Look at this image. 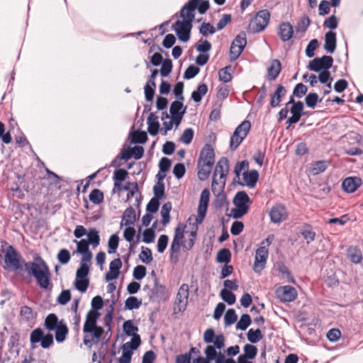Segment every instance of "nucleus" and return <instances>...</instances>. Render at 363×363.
I'll list each match as a JSON object with an SVG mask.
<instances>
[{"mask_svg": "<svg viewBox=\"0 0 363 363\" xmlns=\"http://www.w3.org/2000/svg\"><path fill=\"white\" fill-rule=\"evenodd\" d=\"M186 107L183 106L182 101H174L170 106L171 116L174 118L176 127H178L182 122L184 115L186 113Z\"/></svg>", "mask_w": 363, "mask_h": 363, "instance_id": "nucleus-17", "label": "nucleus"}, {"mask_svg": "<svg viewBox=\"0 0 363 363\" xmlns=\"http://www.w3.org/2000/svg\"><path fill=\"white\" fill-rule=\"evenodd\" d=\"M238 316L236 315L235 311L234 309H228L225 314L224 320L225 323L227 325H230L235 323L237 320Z\"/></svg>", "mask_w": 363, "mask_h": 363, "instance_id": "nucleus-53", "label": "nucleus"}, {"mask_svg": "<svg viewBox=\"0 0 363 363\" xmlns=\"http://www.w3.org/2000/svg\"><path fill=\"white\" fill-rule=\"evenodd\" d=\"M89 200L94 204H100L104 201V194L97 189L91 191L89 196Z\"/></svg>", "mask_w": 363, "mask_h": 363, "instance_id": "nucleus-47", "label": "nucleus"}, {"mask_svg": "<svg viewBox=\"0 0 363 363\" xmlns=\"http://www.w3.org/2000/svg\"><path fill=\"white\" fill-rule=\"evenodd\" d=\"M230 259V252L228 249L220 250L217 255V260L218 262L228 263Z\"/></svg>", "mask_w": 363, "mask_h": 363, "instance_id": "nucleus-54", "label": "nucleus"}, {"mask_svg": "<svg viewBox=\"0 0 363 363\" xmlns=\"http://www.w3.org/2000/svg\"><path fill=\"white\" fill-rule=\"evenodd\" d=\"M247 340L251 343H257L263 338V335L259 329H250L247 334Z\"/></svg>", "mask_w": 363, "mask_h": 363, "instance_id": "nucleus-42", "label": "nucleus"}, {"mask_svg": "<svg viewBox=\"0 0 363 363\" xmlns=\"http://www.w3.org/2000/svg\"><path fill=\"white\" fill-rule=\"evenodd\" d=\"M270 16V13L266 9L258 11L250 22L249 29L250 31L259 33L264 30L269 23Z\"/></svg>", "mask_w": 363, "mask_h": 363, "instance_id": "nucleus-5", "label": "nucleus"}, {"mask_svg": "<svg viewBox=\"0 0 363 363\" xmlns=\"http://www.w3.org/2000/svg\"><path fill=\"white\" fill-rule=\"evenodd\" d=\"M119 242V238L117 235H112L108 242V253H115Z\"/></svg>", "mask_w": 363, "mask_h": 363, "instance_id": "nucleus-49", "label": "nucleus"}, {"mask_svg": "<svg viewBox=\"0 0 363 363\" xmlns=\"http://www.w3.org/2000/svg\"><path fill=\"white\" fill-rule=\"evenodd\" d=\"M147 130L151 135H156L158 133L160 123L158 117L155 113H151L147 118Z\"/></svg>", "mask_w": 363, "mask_h": 363, "instance_id": "nucleus-26", "label": "nucleus"}, {"mask_svg": "<svg viewBox=\"0 0 363 363\" xmlns=\"http://www.w3.org/2000/svg\"><path fill=\"white\" fill-rule=\"evenodd\" d=\"M123 330L125 333L128 336H132L134 337L135 336H139L136 334V333L138 331V327L134 325L133 322L131 320H126L124 322L123 325Z\"/></svg>", "mask_w": 363, "mask_h": 363, "instance_id": "nucleus-39", "label": "nucleus"}, {"mask_svg": "<svg viewBox=\"0 0 363 363\" xmlns=\"http://www.w3.org/2000/svg\"><path fill=\"white\" fill-rule=\"evenodd\" d=\"M252 201L245 191H238L233 199L235 208L232 209V215L235 218H240L245 216L249 210Z\"/></svg>", "mask_w": 363, "mask_h": 363, "instance_id": "nucleus-3", "label": "nucleus"}, {"mask_svg": "<svg viewBox=\"0 0 363 363\" xmlns=\"http://www.w3.org/2000/svg\"><path fill=\"white\" fill-rule=\"evenodd\" d=\"M251 128L249 121H244L235 130L230 138V149L234 150L238 148L242 140L247 135Z\"/></svg>", "mask_w": 363, "mask_h": 363, "instance_id": "nucleus-6", "label": "nucleus"}, {"mask_svg": "<svg viewBox=\"0 0 363 363\" xmlns=\"http://www.w3.org/2000/svg\"><path fill=\"white\" fill-rule=\"evenodd\" d=\"M208 86L206 84H200L196 91H194L191 94V99L195 102H200L202 97L207 93Z\"/></svg>", "mask_w": 363, "mask_h": 363, "instance_id": "nucleus-37", "label": "nucleus"}, {"mask_svg": "<svg viewBox=\"0 0 363 363\" xmlns=\"http://www.w3.org/2000/svg\"><path fill=\"white\" fill-rule=\"evenodd\" d=\"M247 40L245 35H238L231 43L230 48V60L234 61L237 60L241 55L245 47L246 46Z\"/></svg>", "mask_w": 363, "mask_h": 363, "instance_id": "nucleus-10", "label": "nucleus"}, {"mask_svg": "<svg viewBox=\"0 0 363 363\" xmlns=\"http://www.w3.org/2000/svg\"><path fill=\"white\" fill-rule=\"evenodd\" d=\"M99 313L94 310H90L87 315L84 325L83 332L84 333H94L96 341L98 342L104 333V329L96 325V320L99 318Z\"/></svg>", "mask_w": 363, "mask_h": 363, "instance_id": "nucleus-4", "label": "nucleus"}, {"mask_svg": "<svg viewBox=\"0 0 363 363\" xmlns=\"http://www.w3.org/2000/svg\"><path fill=\"white\" fill-rule=\"evenodd\" d=\"M44 333L42 329L36 328L33 330L30 335V341L32 345V347L34 348V345L40 342L43 337Z\"/></svg>", "mask_w": 363, "mask_h": 363, "instance_id": "nucleus-43", "label": "nucleus"}, {"mask_svg": "<svg viewBox=\"0 0 363 363\" xmlns=\"http://www.w3.org/2000/svg\"><path fill=\"white\" fill-rule=\"evenodd\" d=\"M229 172V161L226 157H221L215 168L213 177L226 180V177Z\"/></svg>", "mask_w": 363, "mask_h": 363, "instance_id": "nucleus-19", "label": "nucleus"}, {"mask_svg": "<svg viewBox=\"0 0 363 363\" xmlns=\"http://www.w3.org/2000/svg\"><path fill=\"white\" fill-rule=\"evenodd\" d=\"M209 197V190L207 189H203L199 199L198 215L195 218L196 225H194L189 232L185 231L184 228L186 226L184 227L182 224H179L176 228L170 247V257L172 259L174 254H176L177 256L179 252L181 246L185 250H189L193 247L197 234V225L201 224L205 218L208 206Z\"/></svg>", "mask_w": 363, "mask_h": 363, "instance_id": "nucleus-1", "label": "nucleus"}, {"mask_svg": "<svg viewBox=\"0 0 363 363\" xmlns=\"http://www.w3.org/2000/svg\"><path fill=\"white\" fill-rule=\"evenodd\" d=\"M194 134V133L193 129L186 128L184 130L182 135H181L179 140L185 145H189L192 141Z\"/></svg>", "mask_w": 363, "mask_h": 363, "instance_id": "nucleus-52", "label": "nucleus"}, {"mask_svg": "<svg viewBox=\"0 0 363 363\" xmlns=\"http://www.w3.org/2000/svg\"><path fill=\"white\" fill-rule=\"evenodd\" d=\"M139 257L140 260L145 264H150L153 259L152 256V252L147 247L143 248Z\"/></svg>", "mask_w": 363, "mask_h": 363, "instance_id": "nucleus-56", "label": "nucleus"}, {"mask_svg": "<svg viewBox=\"0 0 363 363\" xmlns=\"http://www.w3.org/2000/svg\"><path fill=\"white\" fill-rule=\"evenodd\" d=\"M259 177V173L257 170H250L243 173V180L246 185L250 187L255 186Z\"/></svg>", "mask_w": 363, "mask_h": 363, "instance_id": "nucleus-29", "label": "nucleus"}, {"mask_svg": "<svg viewBox=\"0 0 363 363\" xmlns=\"http://www.w3.org/2000/svg\"><path fill=\"white\" fill-rule=\"evenodd\" d=\"M250 323H251L250 316L248 314H243L240 317V319L239 320V321L237 323L236 328L241 330H245L247 328V327L250 325Z\"/></svg>", "mask_w": 363, "mask_h": 363, "instance_id": "nucleus-50", "label": "nucleus"}, {"mask_svg": "<svg viewBox=\"0 0 363 363\" xmlns=\"http://www.w3.org/2000/svg\"><path fill=\"white\" fill-rule=\"evenodd\" d=\"M154 194L155 199H160L164 195V185L162 182H158L154 188Z\"/></svg>", "mask_w": 363, "mask_h": 363, "instance_id": "nucleus-64", "label": "nucleus"}, {"mask_svg": "<svg viewBox=\"0 0 363 363\" xmlns=\"http://www.w3.org/2000/svg\"><path fill=\"white\" fill-rule=\"evenodd\" d=\"M189 295V287L186 284L180 286L176 295L174 311L175 313H182L187 307Z\"/></svg>", "mask_w": 363, "mask_h": 363, "instance_id": "nucleus-8", "label": "nucleus"}, {"mask_svg": "<svg viewBox=\"0 0 363 363\" xmlns=\"http://www.w3.org/2000/svg\"><path fill=\"white\" fill-rule=\"evenodd\" d=\"M172 209V204L167 202L162 206L161 216L162 218V223L164 225H167L169 222V213Z\"/></svg>", "mask_w": 363, "mask_h": 363, "instance_id": "nucleus-46", "label": "nucleus"}, {"mask_svg": "<svg viewBox=\"0 0 363 363\" xmlns=\"http://www.w3.org/2000/svg\"><path fill=\"white\" fill-rule=\"evenodd\" d=\"M55 339L57 342H63L66 336L68 333V328L67 325L62 322H60V325L55 330Z\"/></svg>", "mask_w": 363, "mask_h": 363, "instance_id": "nucleus-35", "label": "nucleus"}, {"mask_svg": "<svg viewBox=\"0 0 363 363\" xmlns=\"http://www.w3.org/2000/svg\"><path fill=\"white\" fill-rule=\"evenodd\" d=\"M348 256L350 260L354 264H359L362 259L361 252L357 247H350Z\"/></svg>", "mask_w": 363, "mask_h": 363, "instance_id": "nucleus-45", "label": "nucleus"}, {"mask_svg": "<svg viewBox=\"0 0 363 363\" xmlns=\"http://www.w3.org/2000/svg\"><path fill=\"white\" fill-rule=\"evenodd\" d=\"M199 162L214 164L215 153L211 145L206 144L202 148L198 160Z\"/></svg>", "mask_w": 363, "mask_h": 363, "instance_id": "nucleus-20", "label": "nucleus"}, {"mask_svg": "<svg viewBox=\"0 0 363 363\" xmlns=\"http://www.w3.org/2000/svg\"><path fill=\"white\" fill-rule=\"evenodd\" d=\"M285 93H286L285 88L281 85L278 86L276 91L272 96V99H271V101H270L271 106L273 108L279 106V104L281 101V99L284 96Z\"/></svg>", "mask_w": 363, "mask_h": 363, "instance_id": "nucleus-30", "label": "nucleus"}, {"mask_svg": "<svg viewBox=\"0 0 363 363\" xmlns=\"http://www.w3.org/2000/svg\"><path fill=\"white\" fill-rule=\"evenodd\" d=\"M60 322L58 321V318L55 314L51 313L46 317L45 320V326L48 330H55L58 328Z\"/></svg>", "mask_w": 363, "mask_h": 363, "instance_id": "nucleus-34", "label": "nucleus"}, {"mask_svg": "<svg viewBox=\"0 0 363 363\" xmlns=\"http://www.w3.org/2000/svg\"><path fill=\"white\" fill-rule=\"evenodd\" d=\"M136 220L135 211L132 207L128 208L123 216L122 224L125 225H130L135 223Z\"/></svg>", "mask_w": 363, "mask_h": 363, "instance_id": "nucleus-32", "label": "nucleus"}, {"mask_svg": "<svg viewBox=\"0 0 363 363\" xmlns=\"http://www.w3.org/2000/svg\"><path fill=\"white\" fill-rule=\"evenodd\" d=\"M232 70L231 66H226L218 72V77L220 81L223 82H229L232 79V74L230 71Z\"/></svg>", "mask_w": 363, "mask_h": 363, "instance_id": "nucleus-48", "label": "nucleus"}, {"mask_svg": "<svg viewBox=\"0 0 363 363\" xmlns=\"http://www.w3.org/2000/svg\"><path fill=\"white\" fill-rule=\"evenodd\" d=\"M199 0H189L180 11V16L182 21L192 23L195 18V10Z\"/></svg>", "mask_w": 363, "mask_h": 363, "instance_id": "nucleus-15", "label": "nucleus"}, {"mask_svg": "<svg viewBox=\"0 0 363 363\" xmlns=\"http://www.w3.org/2000/svg\"><path fill=\"white\" fill-rule=\"evenodd\" d=\"M161 118L163 121L162 125L164 130L163 134L166 135L167 131L170 130L173 128V125H176V121L174 118L164 112L162 113Z\"/></svg>", "mask_w": 363, "mask_h": 363, "instance_id": "nucleus-36", "label": "nucleus"}, {"mask_svg": "<svg viewBox=\"0 0 363 363\" xmlns=\"http://www.w3.org/2000/svg\"><path fill=\"white\" fill-rule=\"evenodd\" d=\"M333 59L331 56L324 55L322 57H316L311 60L308 65L310 70L320 72L328 69L333 65Z\"/></svg>", "mask_w": 363, "mask_h": 363, "instance_id": "nucleus-13", "label": "nucleus"}, {"mask_svg": "<svg viewBox=\"0 0 363 363\" xmlns=\"http://www.w3.org/2000/svg\"><path fill=\"white\" fill-rule=\"evenodd\" d=\"M268 255L269 252L266 246H260L257 249L253 264V269L255 273L260 274L265 268Z\"/></svg>", "mask_w": 363, "mask_h": 363, "instance_id": "nucleus-12", "label": "nucleus"}, {"mask_svg": "<svg viewBox=\"0 0 363 363\" xmlns=\"http://www.w3.org/2000/svg\"><path fill=\"white\" fill-rule=\"evenodd\" d=\"M213 164L198 162V177L200 180H206L210 175Z\"/></svg>", "mask_w": 363, "mask_h": 363, "instance_id": "nucleus-28", "label": "nucleus"}, {"mask_svg": "<svg viewBox=\"0 0 363 363\" xmlns=\"http://www.w3.org/2000/svg\"><path fill=\"white\" fill-rule=\"evenodd\" d=\"M38 262H28L25 263V269L29 275H32L36 279L38 286L45 290L51 289V274L48 266L40 257L37 259Z\"/></svg>", "mask_w": 363, "mask_h": 363, "instance_id": "nucleus-2", "label": "nucleus"}, {"mask_svg": "<svg viewBox=\"0 0 363 363\" xmlns=\"http://www.w3.org/2000/svg\"><path fill=\"white\" fill-rule=\"evenodd\" d=\"M307 86L302 83H299L294 87L293 95L298 98H301L307 93Z\"/></svg>", "mask_w": 363, "mask_h": 363, "instance_id": "nucleus-59", "label": "nucleus"}, {"mask_svg": "<svg viewBox=\"0 0 363 363\" xmlns=\"http://www.w3.org/2000/svg\"><path fill=\"white\" fill-rule=\"evenodd\" d=\"M199 31L203 36H208L209 34L215 33L216 29L210 23H203Z\"/></svg>", "mask_w": 363, "mask_h": 363, "instance_id": "nucleus-58", "label": "nucleus"}, {"mask_svg": "<svg viewBox=\"0 0 363 363\" xmlns=\"http://www.w3.org/2000/svg\"><path fill=\"white\" fill-rule=\"evenodd\" d=\"M173 30L176 32L178 38L186 43L190 39V33L192 28V23L178 20L172 26Z\"/></svg>", "mask_w": 363, "mask_h": 363, "instance_id": "nucleus-11", "label": "nucleus"}, {"mask_svg": "<svg viewBox=\"0 0 363 363\" xmlns=\"http://www.w3.org/2000/svg\"><path fill=\"white\" fill-rule=\"evenodd\" d=\"M71 299L69 290H63L57 297V303L61 305H66Z\"/></svg>", "mask_w": 363, "mask_h": 363, "instance_id": "nucleus-61", "label": "nucleus"}, {"mask_svg": "<svg viewBox=\"0 0 363 363\" xmlns=\"http://www.w3.org/2000/svg\"><path fill=\"white\" fill-rule=\"evenodd\" d=\"M90 262H84L83 259H81L80 267L77 269L76 273V278H87V276L89 272V263Z\"/></svg>", "mask_w": 363, "mask_h": 363, "instance_id": "nucleus-40", "label": "nucleus"}, {"mask_svg": "<svg viewBox=\"0 0 363 363\" xmlns=\"http://www.w3.org/2000/svg\"><path fill=\"white\" fill-rule=\"evenodd\" d=\"M89 281L87 278H75V288L82 293H84L89 286Z\"/></svg>", "mask_w": 363, "mask_h": 363, "instance_id": "nucleus-51", "label": "nucleus"}, {"mask_svg": "<svg viewBox=\"0 0 363 363\" xmlns=\"http://www.w3.org/2000/svg\"><path fill=\"white\" fill-rule=\"evenodd\" d=\"M20 315L22 319L26 321H30L35 319L36 313L30 307L24 306L21 308Z\"/></svg>", "mask_w": 363, "mask_h": 363, "instance_id": "nucleus-38", "label": "nucleus"}, {"mask_svg": "<svg viewBox=\"0 0 363 363\" xmlns=\"http://www.w3.org/2000/svg\"><path fill=\"white\" fill-rule=\"evenodd\" d=\"M122 267V262L119 258L115 259L109 264V271L105 276L106 281L116 279L120 274V269Z\"/></svg>", "mask_w": 363, "mask_h": 363, "instance_id": "nucleus-21", "label": "nucleus"}, {"mask_svg": "<svg viewBox=\"0 0 363 363\" xmlns=\"http://www.w3.org/2000/svg\"><path fill=\"white\" fill-rule=\"evenodd\" d=\"M277 297L283 302H291L297 297V291L291 286H282L276 289Z\"/></svg>", "mask_w": 363, "mask_h": 363, "instance_id": "nucleus-14", "label": "nucleus"}, {"mask_svg": "<svg viewBox=\"0 0 363 363\" xmlns=\"http://www.w3.org/2000/svg\"><path fill=\"white\" fill-rule=\"evenodd\" d=\"M226 180L213 177L212 191L216 196H219L223 191Z\"/></svg>", "mask_w": 363, "mask_h": 363, "instance_id": "nucleus-33", "label": "nucleus"}, {"mask_svg": "<svg viewBox=\"0 0 363 363\" xmlns=\"http://www.w3.org/2000/svg\"><path fill=\"white\" fill-rule=\"evenodd\" d=\"M281 69V62L278 60H273L267 68V79L274 80L279 74Z\"/></svg>", "mask_w": 363, "mask_h": 363, "instance_id": "nucleus-25", "label": "nucleus"}, {"mask_svg": "<svg viewBox=\"0 0 363 363\" xmlns=\"http://www.w3.org/2000/svg\"><path fill=\"white\" fill-rule=\"evenodd\" d=\"M4 252L6 269L16 271L21 268V256L13 246L9 245Z\"/></svg>", "mask_w": 363, "mask_h": 363, "instance_id": "nucleus-7", "label": "nucleus"}, {"mask_svg": "<svg viewBox=\"0 0 363 363\" xmlns=\"http://www.w3.org/2000/svg\"><path fill=\"white\" fill-rule=\"evenodd\" d=\"M140 345V336L132 337L130 342H127L122 346V355L118 359H115L121 363H130L133 350H136Z\"/></svg>", "mask_w": 363, "mask_h": 363, "instance_id": "nucleus-9", "label": "nucleus"}, {"mask_svg": "<svg viewBox=\"0 0 363 363\" xmlns=\"http://www.w3.org/2000/svg\"><path fill=\"white\" fill-rule=\"evenodd\" d=\"M294 33L292 25L289 22H284L279 25L278 34L283 42L289 40Z\"/></svg>", "mask_w": 363, "mask_h": 363, "instance_id": "nucleus-24", "label": "nucleus"}, {"mask_svg": "<svg viewBox=\"0 0 363 363\" xmlns=\"http://www.w3.org/2000/svg\"><path fill=\"white\" fill-rule=\"evenodd\" d=\"M270 219L274 223H280L288 217V211L282 204H277L272 207L269 212Z\"/></svg>", "mask_w": 363, "mask_h": 363, "instance_id": "nucleus-16", "label": "nucleus"}, {"mask_svg": "<svg viewBox=\"0 0 363 363\" xmlns=\"http://www.w3.org/2000/svg\"><path fill=\"white\" fill-rule=\"evenodd\" d=\"M303 104L301 101H297L296 103H294L292 106L290 108V112L292 116L289 117L287 120V123L289 125L296 123L301 118L303 115Z\"/></svg>", "mask_w": 363, "mask_h": 363, "instance_id": "nucleus-22", "label": "nucleus"}, {"mask_svg": "<svg viewBox=\"0 0 363 363\" xmlns=\"http://www.w3.org/2000/svg\"><path fill=\"white\" fill-rule=\"evenodd\" d=\"M221 298L225 301L228 305H233L235 303L236 297L235 295L232 293L230 290L223 289L220 293Z\"/></svg>", "mask_w": 363, "mask_h": 363, "instance_id": "nucleus-44", "label": "nucleus"}, {"mask_svg": "<svg viewBox=\"0 0 363 363\" xmlns=\"http://www.w3.org/2000/svg\"><path fill=\"white\" fill-rule=\"evenodd\" d=\"M141 305L142 301L135 296H130L125 301V308L128 310L138 309Z\"/></svg>", "mask_w": 363, "mask_h": 363, "instance_id": "nucleus-41", "label": "nucleus"}, {"mask_svg": "<svg viewBox=\"0 0 363 363\" xmlns=\"http://www.w3.org/2000/svg\"><path fill=\"white\" fill-rule=\"evenodd\" d=\"M172 69V63L170 60H165L162 64L160 74L162 77H167L169 74Z\"/></svg>", "mask_w": 363, "mask_h": 363, "instance_id": "nucleus-62", "label": "nucleus"}, {"mask_svg": "<svg viewBox=\"0 0 363 363\" xmlns=\"http://www.w3.org/2000/svg\"><path fill=\"white\" fill-rule=\"evenodd\" d=\"M133 275L136 280L143 279L146 275V267L143 265H138L134 268Z\"/></svg>", "mask_w": 363, "mask_h": 363, "instance_id": "nucleus-57", "label": "nucleus"}, {"mask_svg": "<svg viewBox=\"0 0 363 363\" xmlns=\"http://www.w3.org/2000/svg\"><path fill=\"white\" fill-rule=\"evenodd\" d=\"M74 242L77 245L76 252L82 255V259L84 262H91L92 259V253L89 250V244L86 239H82L80 240H74Z\"/></svg>", "mask_w": 363, "mask_h": 363, "instance_id": "nucleus-18", "label": "nucleus"}, {"mask_svg": "<svg viewBox=\"0 0 363 363\" xmlns=\"http://www.w3.org/2000/svg\"><path fill=\"white\" fill-rule=\"evenodd\" d=\"M87 239L86 241L89 245H91L94 248L98 247L100 244V236L99 231L95 228H91L89 230L87 233Z\"/></svg>", "mask_w": 363, "mask_h": 363, "instance_id": "nucleus-31", "label": "nucleus"}, {"mask_svg": "<svg viewBox=\"0 0 363 363\" xmlns=\"http://www.w3.org/2000/svg\"><path fill=\"white\" fill-rule=\"evenodd\" d=\"M169 241V238L166 235H162L160 236L157 240V251L160 253L164 252L165 250Z\"/></svg>", "mask_w": 363, "mask_h": 363, "instance_id": "nucleus-63", "label": "nucleus"}, {"mask_svg": "<svg viewBox=\"0 0 363 363\" xmlns=\"http://www.w3.org/2000/svg\"><path fill=\"white\" fill-rule=\"evenodd\" d=\"M362 184L361 179L358 177H347L342 183V189L347 193L354 192Z\"/></svg>", "mask_w": 363, "mask_h": 363, "instance_id": "nucleus-23", "label": "nucleus"}, {"mask_svg": "<svg viewBox=\"0 0 363 363\" xmlns=\"http://www.w3.org/2000/svg\"><path fill=\"white\" fill-rule=\"evenodd\" d=\"M318 46V41L316 39H313L310 41L306 49V55L308 57H312L315 55V50Z\"/></svg>", "mask_w": 363, "mask_h": 363, "instance_id": "nucleus-60", "label": "nucleus"}, {"mask_svg": "<svg viewBox=\"0 0 363 363\" xmlns=\"http://www.w3.org/2000/svg\"><path fill=\"white\" fill-rule=\"evenodd\" d=\"M147 136L145 132L136 131L132 134V143H144L146 142Z\"/></svg>", "mask_w": 363, "mask_h": 363, "instance_id": "nucleus-55", "label": "nucleus"}, {"mask_svg": "<svg viewBox=\"0 0 363 363\" xmlns=\"http://www.w3.org/2000/svg\"><path fill=\"white\" fill-rule=\"evenodd\" d=\"M336 48V34L329 31L325 35L324 48L330 53H333Z\"/></svg>", "mask_w": 363, "mask_h": 363, "instance_id": "nucleus-27", "label": "nucleus"}]
</instances>
